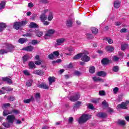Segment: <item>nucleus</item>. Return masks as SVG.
I'll use <instances>...</instances> for the list:
<instances>
[{"mask_svg":"<svg viewBox=\"0 0 129 129\" xmlns=\"http://www.w3.org/2000/svg\"><path fill=\"white\" fill-rule=\"evenodd\" d=\"M55 33V30L49 29L47 31V33L45 34L44 36L45 39H47L48 38L47 37H51Z\"/></svg>","mask_w":129,"mask_h":129,"instance_id":"obj_8","label":"nucleus"},{"mask_svg":"<svg viewBox=\"0 0 129 129\" xmlns=\"http://www.w3.org/2000/svg\"><path fill=\"white\" fill-rule=\"evenodd\" d=\"M33 49H34V47L32 45L27 46L22 49V50H24L25 51H29L30 52L33 51Z\"/></svg>","mask_w":129,"mask_h":129,"instance_id":"obj_17","label":"nucleus"},{"mask_svg":"<svg viewBox=\"0 0 129 129\" xmlns=\"http://www.w3.org/2000/svg\"><path fill=\"white\" fill-rule=\"evenodd\" d=\"M40 19L41 22H44L47 20V16L45 14H42L40 15Z\"/></svg>","mask_w":129,"mask_h":129,"instance_id":"obj_18","label":"nucleus"},{"mask_svg":"<svg viewBox=\"0 0 129 129\" xmlns=\"http://www.w3.org/2000/svg\"><path fill=\"white\" fill-rule=\"evenodd\" d=\"M49 85H52L53 82H55V78L54 77H50L48 78Z\"/></svg>","mask_w":129,"mask_h":129,"instance_id":"obj_29","label":"nucleus"},{"mask_svg":"<svg viewBox=\"0 0 129 129\" xmlns=\"http://www.w3.org/2000/svg\"><path fill=\"white\" fill-rule=\"evenodd\" d=\"M113 91L115 94H116L117 93V91H118V88L115 87L113 89Z\"/></svg>","mask_w":129,"mask_h":129,"instance_id":"obj_59","label":"nucleus"},{"mask_svg":"<svg viewBox=\"0 0 129 129\" xmlns=\"http://www.w3.org/2000/svg\"><path fill=\"white\" fill-rule=\"evenodd\" d=\"M7 119L9 123H14L15 119H16V116L14 115H9L7 116Z\"/></svg>","mask_w":129,"mask_h":129,"instance_id":"obj_5","label":"nucleus"},{"mask_svg":"<svg viewBox=\"0 0 129 129\" xmlns=\"http://www.w3.org/2000/svg\"><path fill=\"white\" fill-rule=\"evenodd\" d=\"M66 41V39H65V38H61L57 39L56 40V43L57 45H61V44H63V43H64V42H65Z\"/></svg>","mask_w":129,"mask_h":129,"instance_id":"obj_15","label":"nucleus"},{"mask_svg":"<svg viewBox=\"0 0 129 129\" xmlns=\"http://www.w3.org/2000/svg\"><path fill=\"white\" fill-rule=\"evenodd\" d=\"M12 114L15 113V114H19L20 110L17 109H13L11 111Z\"/></svg>","mask_w":129,"mask_h":129,"instance_id":"obj_41","label":"nucleus"},{"mask_svg":"<svg viewBox=\"0 0 129 129\" xmlns=\"http://www.w3.org/2000/svg\"><path fill=\"white\" fill-rule=\"evenodd\" d=\"M29 28H38V24L34 22H31L29 25Z\"/></svg>","mask_w":129,"mask_h":129,"instance_id":"obj_33","label":"nucleus"},{"mask_svg":"<svg viewBox=\"0 0 129 129\" xmlns=\"http://www.w3.org/2000/svg\"><path fill=\"white\" fill-rule=\"evenodd\" d=\"M102 105L104 106L105 107H108V103L106 102V101L104 100L102 102Z\"/></svg>","mask_w":129,"mask_h":129,"instance_id":"obj_45","label":"nucleus"},{"mask_svg":"<svg viewBox=\"0 0 129 129\" xmlns=\"http://www.w3.org/2000/svg\"><path fill=\"white\" fill-rule=\"evenodd\" d=\"M121 24V22H115V25L117 27H118V26H120Z\"/></svg>","mask_w":129,"mask_h":129,"instance_id":"obj_64","label":"nucleus"},{"mask_svg":"<svg viewBox=\"0 0 129 129\" xmlns=\"http://www.w3.org/2000/svg\"><path fill=\"white\" fill-rule=\"evenodd\" d=\"M120 7V2L118 1H115L114 3V7L116 9H118Z\"/></svg>","mask_w":129,"mask_h":129,"instance_id":"obj_28","label":"nucleus"},{"mask_svg":"<svg viewBox=\"0 0 129 129\" xmlns=\"http://www.w3.org/2000/svg\"><path fill=\"white\" fill-rule=\"evenodd\" d=\"M3 106H4V107H5V108L10 107H11V104H10V103H5V104H3Z\"/></svg>","mask_w":129,"mask_h":129,"instance_id":"obj_58","label":"nucleus"},{"mask_svg":"<svg viewBox=\"0 0 129 129\" xmlns=\"http://www.w3.org/2000/svg\"><path fill=\"white\" fill-rule=\"evenodd\" d=\"M68 51L69 52H70V53H66V55H71V52H72V51H73V48L72 47H70V48L68 49Z\"/></svg>","mask_w":129,"mask_h":129,"instance_id":"obj_56","label":"nucleus"},{"mask_svg":"<svg viewBox=\"0 0 129 129\" xmlns=\"http://www.w3.org/2000/svg\"><path fill=\"white\" fill-rule=\"evenodd\" d=\"M90 118V116H89L87 114H84L80 117L78 122L79 123H84V122H86Z\"/></svg>","mask_w":129,"mask_h":129,"instance_id":"obj_3","label":"nucleus"},{"mask_svg":"<svg viewBox=\"0 0 129 129\" xmlns=\"http://www.w3.org/2000/svg\"><path fill=\"white\" fill-rule=\"evenodd\" d=\"M112 71H114V72H118V67L115 66L113 68Z\"/></svg>","mask_w":129,"mask_h":129,"instance_id":"obj_50","label":"nucleus"},{"mask_svg":"<svg viewBox=\"0 0 129 129\" xmlns=\"http://www.w3.org/2000/svg\"><path fill=\"white\" fill-rule=\"evenodd\" d=\"M73 122V117H70L69 118V123H72Z\"/></svg>","mask_w":129,"mask_h":129,"instance_id":"obj_61","label":"nucleus"},{"mask_svg":"<svg viewBox=\"0 0 129 129\" xmlns=\"http://www.w3.org/2000/svg\"><path fill=\"white\" fill-rule=\"evenodd\" d=\"M127 47H128V45H127V44H122L121 45V50H122V51H124Z\"/></svg>","mask_w":129,"mask_h":129,"instance_id":"obj_37","label":"nucleus"},{"mask_svg":"<svg viewBox=\"0 0 129 129\" xmlns=\"http://www.w3.org/2000/svg\"><path fill=\"white\" fill-rule=\"evenodd\" d=\"M28 59H29V57L27 55H24L23 57V62H26V61H28Z\"/></svg>","mask_w":129,"mask_h":129,"instance_id":"obj_55","label":"nucleus"},{"mask_svg":"<svg viewBox=\"0 0 129 129\" xmlns=\"http://www.w3.org/2000/svg\"><path fill=\"white\" fill-rule=\"evenodd\" d=\"M96 115L97 117H99L100 118H105V117H107V114L103 112H97Z\"/></svg>","mask_w":129,"mask_h":129,"instance_id":"obj_6","label":"nucleus"},{"mask_svg":"<svg viewBox=\"0 0 129 129\" xmlns=\"http://www.w3.org/2000/svg\"><path fill=\"white\" fill-rule=\"evenodd\" d=\"M34 74L39 75L40 76H43L44 75V72L41 70H36L33 72Z\"/></svg>","mask_w":129,"mask_h":129,"instance_id":"obj_13","label":"nucleus"},{"mask_svg":"<svg viewBox=\"0 0 129 129\" xmlns=\"http://www.w3.org/2000/svg\"><path fill=\"white\" fill-rule=\"evenodd\" d=\"M106 50L107 52L111 53L114 50V48L112 46H107L106 47Z\"/></svg>","mask_w":129,"mask_h":129,"instance_id":"obj_21","label":"nucleus"},{"mask_svg":"<svg viewBox=\"0 0 129 129\" xmlns=\"http://www.w3.org/2000/svg\"><path fill=\"white\" fill-rule=\"evenodd\" d=\"M72 20L71 19H69L66 21V26H68L69 28L72 27Z\"/></svg>","mask_w":129,"mask_h":129,"instance_id":"obj_26","label":"nucleus"},{"mask_svg":"<svg viewBox=\"0 0 129 129\" xmlns=\"http://www.w3.org/2000/svg\"><path fill=\"white\" fill-rule=\"evenodd\" d=\"M28 22L27 21H22L21 22H16L14 24V28L16 29V30H19L20 28L23 27V26H25V25H27Z\"/></svg>","mask_w":129,"mask_h":129,"instance_id":"obj_2","label":"nucleus"},{"mask_svg":"<svg viewBox=\"0 0 129 129\" xmlns=\"http://www.w3.org/2000/svg\"><path fill=\"white\" fill-rule=\"evenodd\" d=\"M104 41H107L108 43L109 44H112L113 43V40L110 38H108L107 37L104 38Z\"/></svg>","mask_w":129,"mask_h":129,"instance_id":"obj_34","label":"nucleus"},{"mask_svg":"<svg viewBox=\"0 0 129 129\" xmlns=\"http://www.w3.org/2000/svg\"><path fill=\"white\" fill-rule=\"evenodd\" d=\"M35 97L36 99H40L41 98V94H40L39 93H37L36 94Z\"/></svg>","mask_w":129,"mask_h":129,"instance_id":"obj_49","label":"nucleus"},{"mask_svg":"<svg viewBox=\"0 0 129 129\" xmlns=\"http://www.w3.org/2000/svg\"><path fill=\"white\" fill-rule=\"evenodd\" d=\"M34 98L33 96H31V98L24 100L23 102L24 103H30L31 101H34Z\"/></svg>","mask_w":129,"mask_h":129,"instance_id":"obj_19","label":"nucleus"},{"mask_svg":"<svg viewBox=\"0 0 129 129\" xmlns=\"http://www.w3.org/2000/svg\"><path fill=\"white\" fill-rule=\"evenodd\" d=\"M6 6V2L3 1L1 2L0 4V10H3V9H5V7Z\"/></svg>","mask_w":129,"mask_h":129,"instance_id":"obj_38","label":"nucleus"},{"mask_svg":"<svg viewBox=\"0 0 129 129\" xmlns=\"http://www.w3.org/2000/svg\"><path fill=\"white\" fill-rule=\"evenodd\" d=\"M3 125H4V126H5V127H7L8 128H9V127H10V126H11V125L9 123H3Z\"/></svg>","mask_w":129,"mask_h":129,"instance_id":"obj_46","label":"nucleus"},{"mask_svg":"<svg viewBox=\"0 0 129 129\" xmlns=\"http://www.w3.org/2000/svg\"><path fill=\"white\" fill-rule=\"evenodd\" d=\"M32 45H37L38 44V41L36 40H33L31 42Z\"/></svg>","mask_w":129,"mask_h":129,"instance_id":"obj_60","label":"nucleus"},{"mask_svg":"<svg viewBox=\"0 0 129 129\" xmlns=\"http://www.w3.org/2000/svg\"><path fill=\"white\" fill-rule=\"evenodd\" d=\"M82 53H78L73 57L74 60H77L80 59L82 57Z\"/></svg>","mask_w":129,"mask_h":129,"instance_id":"obj_32","label":"nucleus"},{"mask_svg":"<svg viewBox=\"0 0 129 129\" xmlns=\"http://www.w3.org/2000/svg\"><path fill=\"white\" fill-rule=\"evenodd\" d=\"M6 28H7V24L6 23H0V33H2Z\"/></svg>","mask_w":129,"mask_h":129,"instance_id":"obj_14","label":"nucleus"},{"mask_svg":"<svg viewBox=\"0 0 129 129\" xmlns=\"http://www.w3.org/2000/svg\"><path fill=\"white\" fill-rule=\"evenodd\" d=\"M18 42L20 44H24V43H26V42H28V39L25 38H21L18 40Z\"/></svg>","mask_w":129,"mask_h":129,"instance_id":"obj_24","label":"nucleus"},{"mask_svg":"<svg viewBox=\"0 0 129 129\" xmlns=\"http://www.w3.org/2000/svg\"><path fill=\"white\" fill-rule=\"evenodd\" d=\"M9 100H10V101H14V100H16V98L14 96H10L8 98Z\"/></svg>","mask_w":129,"mask_h":129,"instance_id":"obj_47","label":"nucleus"},{"mask_svg":"<svg viewBox=\"0 0 129 129\" xmlns=\"http://www.w3.org/2000/svg\"><path fill=\"white\" fill-rule=\"evenodd\" d=\"M82 75V73L79 71H76L74 72V75H75L76 76H80Z\"/></svg>","mask_w":129,"mask_h":129,"instance_id":"obj_43","label":"nucleus"},{"mask_svg":"<svg viewBox=\"0 0 129 129\" xmlns=\"http://www.w3.org/2000/svg\"><path fill=\"white\" fill-rule=\"evenodd\" d=\"M53 18H54V13L52 12H49L47 18L48 21L51 22L53 20Z\"/></svg>","mask_w":129,"mask_h":129,"instance_id":"obj_16","label":"nucleus"},{"mask_svg":"<svg viewBox=\"0 0 129 129\" xmlns=\"http://www.w3.org/2000/svg\"><path fill=\"white\" fill-rule=\"evenodd\" d=\"M32 84H33V81H30L26 83L27 86H32Z\"/></svg>","mask_w":129,"mask_h":129,"instance_id":"obj_53","label":"nucleus"},{"mask_svg":"<svg viewBox=\"0 0 129 129\" xmlns=\"http://www.w3.org/2000/svg\"><path fill=\"white\" fill-rule=\"evenodd\" d=\"M34 34L32 33H27L26 34H23V37H28V38H31V37H32Z\"/></svg>","mask_w":129,"mask_h":129,"instance_id":"obj_36","label":"nucleus"},{"mask_svg":"<svg viewBox=\"0 0 129 129\" xmlns=\"http://www.w3.org/2000/svg\"><path fill=\"white\" fill-rule=\"evenodd\" d=\"M126 28H122L120 30V33H126Z\"/></svg>","mask_w":129,"mask_h":129,"instance_id":"obj_62","label":"nucleus"},{"mask_svg":"<svg viewBox=\"0 0 129 129\" xmlns=\"http://www.w3.org/2000/svg\"><path fill=\"white\" fill-rule=\"evenodd\" d=\"M79 98H80V95L79 93H77L75 95L70 97V100L73 102L77 101Z\"/></svg>","mask_w":129,"mask_h":129,"instance_id":"obj_7","label":"nucleus"},{"mask_svg":"<svg viewBox=\"0 0 129 129\" xmlns=\"http://www.w3.org/2000/svg\"><path fill=\"white\" fill-rule=\"evenodd\" d=\"M89 72L92 74H93L95 72V68L94 67H91L89 68Z\"/></svg>","mask_w":129,"mask_h":129,"instance_id":"obj_39","label":"nucleus"},{"mask_svg":"<svg viewBox=\"0 0 129 129\" xmlns=\"http://www.w3.org/2000/svg\"><path fill=\"white\" fill-rule=\"evenodd\" d=\"M35 35L37 37H42L43 36V32L37 30L35 31Z\"/></svg>","mask_w":129,"mask_h":129,"instance_id":"obj_30","label":"nucleus"},{"mask_svg":"<svg viewBox=\"0 0 129 129\" xmlns=\"http://www.w3.org/2000/svg\"><path fill=\"white\" fill-rule=\"evenodd\" d=\"M8 114H12V111L9 110H4L3 111V116H7Z\"/></svg>","mask_w":129,"mask_h":129,"instance_id":"obj_27","label":"nucleus"},{"mask_svg":"<svg viewBox=\"0 0 129 129\" xmlns=\"http://www.w3.org/2000/svg\"><path fill=\"white\" fill-rule=\"evenodd\" d=\"M127 105H128V102L126 101L122 102L121 104H118L117 107L118 108H121L122 109H127Z\"/></svg>","mask_w":129,"mask_h":129,"instance_id":"obj_4","label":"nucleus"},{"mask_svg":"<svg viewBox=\"0 0 129 129\" xmlns=\"http://www.w3.org/2000/svg\"><path fill=\"white\" fill-rule=\"evenodd\" d=\"M23 73H24V74H25V75H26L27 76H30V72H29V71L28 70L24 71Z\"/></svg>","mask_w":129,"mask_h":129,"instance_id":"obj_52","label":"nucleus"},{"mask_svg":"<svg viewBox=\"0 0 129 129\" xmlns=\"http://www.w3.org/2000/svg\"><path fill=\"white\" fill-rule=\"evenodd\" d=\"M2 80L5 82H7L8 84H13V80H12L11 78H9L8 77L3 78Z\"/></svg>","mask_w":129,"mask_h":129,"instance_id":"obj_11","label":"nucleus"},{"mask_svg":"<svg viewBox=\"0 0 129 129\" xmlns=\"http://www.w3.org/2000/svg\"><path fill=\"white\" fill-rule=\"evenodd\" d=\"M119 60V57H117V56H114L113 57V61H115L116 62L117 61H118Z\"/></svg>","mask_w":129,"mask_h":129,"instance_id":"obj_54","label":"nucleus"},{"mask_svg":"<svg viewBox=\"0 0 129 129\" xmlns=\"http://www.w3.org/2000/svg\"><path fill=\"white\" fill-rule=\"evenodd\" d=\"M52 54H53L54 57H58L59 55H60L58 51H54Z\"/></svg>","mask_w":129,"mask_h":129,"instance_id":"obj_44","label":"nucleus"},{"mask_svg":"<svg viewBox=\"0 0 129 129\" xmlns=\"http://www.w3.org/2000/svg\"><path fill=\"white\" fill-rule=\"evenodd\" d=\"M5 47L7 49H0V55H4V54L9 53V52H13L15 46L10 43H6Z\"/></svg>","mask_w":129,"mask_h":129,"instance_id":"obj_1","label":"nucleus"},{"mask_svg":"<svg viewBox=\"0 0 129 129\" xmlns=\"http://www.w3.org/2000/svg\"><path fill=\"white\" fill-rule=\"evenodd\" d=\"M86 37L87 39H89V40H90V39L93 38V36L91 34H87Z\"/></svg>","mask_w":129,"mask_h":129,"instance_id":"obj_48","label":"nucleus"},{"mask_svg":"<svg viewBox=\"0 0 129 129\" xmlns=\"http://www.w3.org/2000/svg\"><path fill=\"white\" fill-rule=\"evenodd\" d=\"M91 102H92V103H94L95 104H96V103H98V102H99V99H93L91 100Z\"/></svg>","mask_w":129,"mask_h":129,"instance_id":"obj_42","label":"nucleus"},{"mask_svg":"<svg viewBox=\"0 0 129 129\" xmlns=\"http://www.w3.org/2000/svg\"><path fill=\"white\" fill-rule=\"evenodd\" d=\"M108 112H113V109L108 107L107 109Z\"/></svg>","mask_w":129,"mask_h":129,"instance_id":"obj_63","label":"nucleus"},{"mask_svg":"<svg viewBox=\"0 0 129 129\" xmlns=\"http://www.w3.org/2000/svg\"><path fill=\"white\" fill-rule=\"evenodd\" d=\"M35 64L36 65H41V63H42V60H37L35 61Z\"/></svg>","mask_w":129,"mask_h":129,"instance_id":"obj_57","label":"nucleus"},{"mask_svg":"<svg viewBox=\"0 0 129 129\" xmlns=\"http://www.w3.org/2000/svg\"><path fill=\"white\" fill-rule=\"evenodd\" d=\"M117 124H119V125H125V121L124 120H118L117 122Z\"/></svg>","mask_w":129,"mask_h":129,"instance_id":"obj_25","label":"nucleus"},{"mask_svg":"<svg viewBox=\"0 0 129 129\" xmlns=\"http://www.w3.org/2000/svg\"><path fill=\"white\" fill-rule=\"evenodd\" d=\"M28 66H29V69H34L36 68V66L33 61H30L28 63Z\"/></svg>","mask_w":129,"mask_h":129,"instance_id":"obj_23","label":"nucleus"},{"mask_svg":"<svg viewBox=\"0 0 129 129\" xmlns=\"http://www.w3.org/2000/svg\"><path fill=\"white\" fill-rule=\"evenodd\" d=\"M81 60L84 62H88L90 60V57L84 53H82Z\"/></svg>","mask_w":129,"mask_h":129,"instance_id":"obj_9","label":"nucleus"},{"mask_svg":"<svg viewBox=\"0 0 129 129\" xmlns=\"http://www.w3.org/2000/svg\"><path fill=\"white\" fill-rule=\"evenodd\" d=\"M2 89L6 90V91H13V89L7 87H3L2 88Z\"/></svg>","mask_w":129,"mask_h":129,"instance_id":"obj_40","label":"nucleus"},{"mask_svg":"<svg viewBox=\"0 0 129 129\" xmlns=\"http://www.w3.org/2000/svg\"><path fill=\"white\" fill-rule=\"evenodd\" d=\"M91 31H92V32L93 33V34H94V35H96V34H97V33H98V29H97L95 27H92L91 28Z\"/></svg>","mask_w":129,"mask_h":129,"instance_id":"obj_31","label":"nucleus"},{"mask_svg":"<svg viewBox=\"0 0 129 129\" xmlns=\"http://www.w3.org/2000/svg\"><path fill=\"white\" fill-rule=\"evenodd\" d=\"M37 87H39V88H42V89H49V86L45 83L38 84Z\"/></svg>","mask_w":129,"mask_h":129,"instance_id":"obj_10","label":"nucleus"},{"mask_svg":"<svg viewBox=\"0 0 129 129\" xmlns=\"http://www.w3.org/2000/svg\"><path fill=\"white\" fill-rule=\"evenodd\" d=\"M81 102L80 101H78L76 102V103L74 105L73 108L75 109V108H77V107H79V106H80V105H81Z\"/></svg>","mask_w":129,"mask_h":129,"instance_id":"obj_35","label":"nucleus"},{"mask_svg":"<svg viewBox=\"0 0 129 129\" xmlns=\"http://www.w3.org/2000/svg\"><path fill=\"white\" fill-rule=\"evenodd\" d=\"M99 95H101V96L105 95V92L103 90L99 91Z\"/></svg>","mask_w":129,"mask_h":129,"instance_id":"obj_51","label":"nucleus"},{"mask_svg":"<svg viewBox=\"0 0 129 129\" xmlns=\"http://www.w3.org/2000/svg\"><path fill=\"white\" fill-rule=\"evenodd\" d=\"M110 62H111V61H110V60L107 58H104L101 60V63L103 65H107V64H109Z\"/></svg>","mask_w":129,"mask_h":129,"instance_id":"obj_12","label":"nucleus"},{"mask_svg":"<svg viewBox=\"0 0 129 129\" xmlns=\"http://www.w3.org/2000/svg\"><path fill=\"white\" fill-rule=\"evenodd\" d=\"M93 80L96 82L99 81L100 82H103V79H100L99 77H93Z\"/></svg>","mask_w":129,"mask_h":129,"instance_id":"obj_22","label":"nucleus"},{"mask_svg":"<svg viewBox=\"0 0 129 129\" xmlns=\"http://www.w3.org/2000/svg\"><path fill=\"white\" fill-rule=\"evenodd\" d=\"M97 76H102V77H105L106 76V73L104 72V71H100L97 73Z\"/></svg>","mask_w":129,"mask_h":129,"instance_id":"obj_20","label":"nucleus"}]
</instances>
